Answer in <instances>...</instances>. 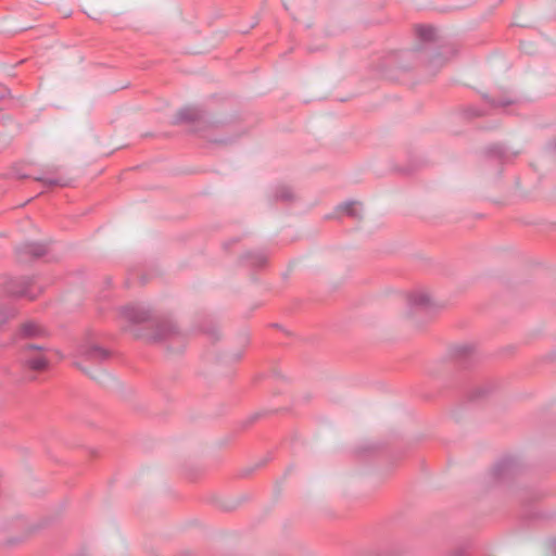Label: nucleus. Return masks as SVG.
I'll return each instance as SVG.
<instances>
[{
	"label": "nucleus",
	"instance_id": "f257e3e1",
	"mask_svg": "<svg viewBox=\"0 0 556 556\" xmlns=\"http://www.w3.org/2000/svg\"><path fill=\"white\" fill-rule=\"evenodd\" d=\"M24 364L34 370H42L48 366V361L37 345H26L23 350Z\"/></svg>",
	"mask_w": 556,
	"mask_h": 556
},
{
	"label": "nucleus",
	"instance_id": "f03ea898",
	"mask_svg": "<svg viewBox=\"0 0 556 556\" xmlns=\"http://www.w3.org/2000/svg\"><path fill=\"white\" fill-rule=\"evenodd\" d=\"M80 358L91 362H98L105 358L106 353L98 346H84L78 351Z\"/></svg>",
	"mask_w": 556,
	"mask_h": 556
},
{
	"label": "nucleus",
	"instance_id": "7ed1b4c3",
	"mask_svg": "<svg viewBox=\"0 0 556 556\" xmlns=\"http://www.w3.org/2000/svg\"><path fill=\"white\" fill-rule=\"evenodd\" d=\"M416 34L421 40H432L435 36V31L430 26L419 25L416 27Z\"/></svg>",
	"mask_w": 556,
	"mask_h": 556
},
{
	"label": "nucleus",
	"instance_id": "20e7f679",
	"mask_svg": "<svg viewBox=\"0 0 556 556\" xmlns=\"http://www.w3.org/2000/svg\"><path fill=\"white\" fill-rule=\"evenodd\" d=\"M341 210L352 216H358L361 213V204L358 202H349L341 206Z\"/></svg>",
	"mask_w": 556,
	"mask_h": 556
},
{
	"label": "nucleus",
	"instance_id": "39448f33",
	"mask_svg": "<svg viewBox=\"0 0 556 556\" xmlns=\"http://www.w3.org/2000/svg\"><path fill=\"white\" fill-rule=\"evenodd\" d=\"M22 332L27 337H33L38 333V328L33 324H25L22 327Z\"/></svg>",
	"mask_w": 556,
	"mask_h": 556
},
{
	"label": "nucleus",
	"instance_id": "423d86ee",
	"mask_svg": "<svg viewBox=\"0 0 556 556\" xmlns=\"http://www.w3.org/2000/svg\"><path fill=\"white\" fill-rule=\"evenodd\" d=\"M29 252L39 256L45 253V249L41 245L40 247H29Z\"/></svg>",
	"mask_w": 556,
	"mask_h": 556
},
{
	"label": "nucleus",
	"instance_id": "0eeeda50",
	"mask_svg": "<svg viewBox=\"0 0 556 556\" xmlns=\"http://www.w3.org/2000/svg\"><path fill=\"white\" fill-rule=\"evenodd\" d=\"M126 317L128 320H132V317L130 316V314L128 312H126ZM142 320H143L142 317L134 318V321H136V323L142 321Z\"/></svg>",
	"mask_w": 556,
	"mask_h": 556
},
{
	"label": "nucleus",
	"instance_id": "6e6552de",
	"mask_svg": "<svg viewBox=\"0 0 556 556\" xmlns=\"http://www.w3.org/2000/svg\"><path fill=\"white\" fill-rule=\"evenodd\" d=\"M75 365H76L77 367H79L80 369L85 370V368H84V366H83V361H76V362H75Z\"/></svg>",
	"mask_w": 556,
	"mask_h": 556
},
{
	"label": "nucleus",
	"instance_id": "1a4fd4ad",
	"mask_svg": "<svg viewBox=\"0 0 556 556\" xmlns=\"http://www.w3.org/2000/svg\"><path fill=\"white\" fill-rule=\"evenodd\" d=\"M3 97V94H0V99Z\"/></svg>",
	"mask_w": 556,
	"mask_h": 556
}]
</instances>
